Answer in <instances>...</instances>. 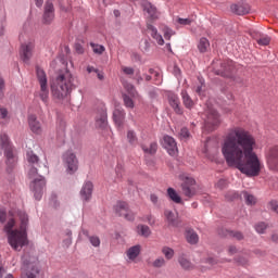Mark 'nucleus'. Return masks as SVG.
<instances>
[{
  "label": "nucleus",
  "mask_w": 278,
  "mask_h": 278,
  "mask_svg": "<svg viewBox=\"0 0 278 278\" xmlns=\"http://www.w3.org/2000/svg\"><path fill=\"white\" fill-rule=\"evenodd\" d=\"M268 207L271 212H275L276 214H278V204L277 201H270L268 203Z\"/></svg>",
  "instance_id": "obj_51"
},
{
  "label": "nucleus",
  "mask_w": 278,
  "mask_h": 278,
  "mask_svg": "<svg viewBox=\"0 0 278 278\" xmlns=\"http://www.w3.org/2000/svg\"><path fill=\"white\" fill-rule=\"evenodd\" d=\"M141 8L150 18H157V8L148 0H141Z\"/></svg>",
  "instance_id": "obj_21"
},
{
  "label": "nucleus",
  "mask_w": 278,
  "mask_h": 278,
  "mask_svg": "<svg viewBox=\"0 0 278 278\" xmlns=\"http://www.w3.org/2000/svg\"><path fill=\"white\" fill-rule=\"evenodd\" d=\"M178 23H179V25H192V18L179 17Z\"/></svg>",
  "instance_id": "obj_52"
},
{
  "label": "nucleus",
  "mask_w": 278,
  "mask_h": 278,
  "mask_svg": "<svg viewBox=\"0 0 278 278\" xmlns=\"http://www.w3.org/2000/svg\"><path fill=\"white\" fill-rule=\"evenodd\" d=\"M127 140H128L129 144H137L138 143V137L136 136V131L128 130Z\"/></svg>",
  "instance_id": "obj_41"
},
{
  "label": "nucleus",
  "mask_w": 278,
  "mask_h": 278,
  "mask_svg": "<svg viewBox=\"0 0 278 278\" xmlns=\"http://www.w3.org/2000/svg\"><path fill=\"white\" fill-rule=\"evenodd\" d=\"M167 98H168V103L170 108H173L174 112L179 115L184 114V109H181V102L179 101V96H177V93L175 92H169Z\"/></svg>",
  "instance_id": "obj_17"
},
{
  "label": "nucleus",
  "mask_w": 278,
  "mask_h": 278,
  "mask_svg": "<svg viewBox=\"0 0 278 278\" xmlns=\"http://www.w3.org/2000/svg\"><path fill=\"white\" fill-rule=\"evenodd\" d=\"M36 175H38V168L36 167H30V169L28 170V177H36Z\"/></svg>",
  "instance_id": "obj_56"
},
{
  "label": "nucleus",
  "mask_w": 278,
  "mask_h": 278,
  "mask_svg": "<svg viewBox=\"0 0 278 278\" xmlns=\"http://www.w3.org/2000/svg\"><path fill=\"white\" fill-rule=\"evenodd\" d=\"M266 162L270 170H278V146L271 147L267 150Z\"/></svg>",
  "instance_id": "obj_16"
},
{
  "label": "nucleus",
  "mask_w": 278,
  "mask_h": 278,
  "mask_svg": "<svg viewBox=\"0 0 278 278\" xmlns=\"http://www.w3.org/2000/svg\"><path fill=\"white\" fill-rule=\"evenodd\" d=\"M114 211L117 216L124 217L126 220H135L136 214L129 210V205L126 202H117L114 206Z\"/></svg>",
  "instance_id": "obj_12"
},
{
  "label": "nucleus",
  "mask_w": 278,
  "mask_h": 278,
  "mask_svg": "<svg viewBox=\"0 0 278 278\" xmlns=\"http://www.w3.org/2000/svg\"><path fill=\"white\" fill-rule=\"evenodd\" d=\"M34 49H36V42L33 39L22 43L20 55L24 64H29V60H31V56L34 55Z\"/></svg>",
  "instance_id": "obj_11"
},
{
  "label": "nucleus",
  "mask_w": 278,
  "mask_h": 278,
  "mask_svg": "<svg viewBox=\"0 0 278 278\" xmlns=\"http://www.w3.org/2000/svg\"><path fill=\"white\" fill-rule=\"evenodd\" d=\"M162 253L165 255L166 260H173V257H175V250H173V248L164 247Z\"/></svg>",
  "instance_id": "obj_39"
},
{
  "label": "nucleus",
  "mask_w": 278,
  "mask_h": 278,
  "mask_svg": "<svg viewBox=\"0 0 278 278\" xmlns=\"http://www.w3.org/2000/svg\"><path fill=\"white\" fill-rule=\"evenodd\" d=\"M138 255H140V245L139 244L132 245L127 250V257L131 262H134V260H136V257H138Z\"/></svg>",
  "instance_id": "obj_27"
},
{
  "label": "nucleus",
  "mask_w": 278,
  "mask_h": 278,
  "mask_svg": "<svg viewBox=\"0 0 278 278\" xmlns=\"http://www.w3.org/2000/svg\"><path fill=\"white\" fill-rule=\"evenodd\" d=\"M7 219L8 213L5 212V210L0 208V225H3V223H5Z\"/></svg>",
  "instance_id": "obj_50"
},
{
  "label": "nucleus",
  "mask_w": 278,
  "mask_h": 278,
  "mask_svg": "<svg viewBox=\"0 0 278 278\" xmlns=\"http://www.w3.org/2000/svg\"><path fill=\"white\" fill-rule=\"evenodd\" d=\"M96 127L99 129H108V108H105V104H100L97 110Z\"/></svg>",
  "instance_id": "obj_13"
},
{
  "label": "nucleus",
  "mask_w": 278,
  "mask_h": 278,
  "mask_svg": "<svg viewBox=\"0 0 278 278\" xmlns=\"http://www.w3.org/2000/svg\"><path fill=\"white\" fill-rule=\"evenodd\" d=\"M115 173H116L117 179H122L123 178V167L121 165L116 166Z\"/></svg>",
  "instance_id": "obj_53"
},
{
  "label": "nucleus",
  "mask_w": 278,
  "mask_h": 278,
  "mask_svg": "<svg viewBox=\"0 0 278 278\" xmlns=\"http://www.w3.org/2000/svg\"><path fill=\"white\" fill-rule=\"evenodd\" d=\"M161 144L163 149L167 151L168 155H170L172 157H175V155H177L178 149H177V141H175V138L168 135H165L163 137Z\"/></svg>",
  "instance_id": "obj_14"
},
{
  "label": "nucleus",
  "mask_w": 278,
  "mask_h": 278,
  "mask_svg": "<svg viewBox=\"0 0 278 278\" xmlns=\"http://www.w3.org/2000/svg\"><path fill=\"white\" fill-rule=\"evenodd\" d=\"M257 141L253 134L242 127L229 129L222 143L226 164L233 166L247 177H257L262 173V162L255 153Z\"/></svg>",
  "instance_id": "obj_1"
},
{
  "label": "nucleus",
  "mask_w": 278,
  "mask_h": 278,
  "mask_svg": "<svg viewBox=\"0 0 278 278\" xmlns=\"http://www.w3.org/2000/svg\"><path fill=\"white\" fill-rule=\"evenodd\" d=\"M204 264H208L210 266H216V264H218V258L207 257L204 260Z\"/></svg>",
  "instance_id": "obj_48"
},
{
  "label": "nucleus",
  "mask_w": 278,
  "mask_h": 278,
  "mask_svg": "<svg viewBox=\"0 0 278 278\" xmlns=\"http://www.w3.org/2000/svg\"><path fill=\"white\" fill-rule=\"evenodd\" d=\"M186 238L189 244H197V242H199V235H197L192 229L187 230Z\"/></svg>",
  "instance_id": "obj_30"
},
{
  "label": "nucleus",
  "mask_w": 278,
  "mask_h": 278,
  "mask_svg": "<svg viewBox=\"0 0 278 278\" xmlns=\"http://www.w3.org/2000/svg\"><path fill=\"white\" fill-rule=\"evenodd\" d=\"M227 181L225 179H219L217 182H216V188H219V190H223V188H225Z\"/></svg>",
  "instance_id": "obj_58"
},
{
  "label": "nucleus",
  "mask_w": 278,
  "mask_h": 278,
  "mask_svg": "<svg viewBox=\"0 0 278 278\" xmlns=\"http://www.w3.org/2000/svg\"><path fill=\"white\" fill-rule=\"evenodd\" d=\"M14 225H16V220L14 217L9 218L8 223L4 225V232L10 235L11 231H14Z\"/></svg>",
  "instance_id": "obj_35"
},
{
  "label": "nucleus",
  "mask_w": 278,
  "mask_h": 278,
  "mask_svg": "<svg viewBox=\"0 0 278 278\" xmlns=\"http://www.w3.org/2000/svg\"><path fill=\"white\" fill-rule=\"evenodd\" d=\"M16 215L21 220L20 229H14L8 236V242L13 251H22L23 247L29 244L27 238V227L29 225V215L24 211L17 210Z\"/></svg>",
  "instance_id": "obj_3"
},
{
  "label": "nucleus",
  "mask_w": 278,
  "mask_h": 278,
  "mask_svg": "<svg viewBox=\"0 0 278 278\" xmlns=\"http://www.w3.org/2000/svg\"><path fill=\"white\" fill-rule=\"evenodd\" d=\"M84 236H87L90 244H92L94 248L101 247V239L98 236H89L88 231H83Z\"/></svg>",
  "instance_id": "obj_32"
},
{
  "label": "nucleus",
  "mask_w": 278,
  "mask_h": 278,
  "mask_svg": "<svg viewBox=\"0 0 278 278\" xmlns=\"http://www.w3.org/2000/svg\"><path fill=\"white\" fill-rule=\"evenodd\" d=\"M90 47L96 55H103L105 53V46L90 42Z\"/></svg>",
  "instance_id": "obj_33"
},
{
  "label": "nucleus",
  "mask_w": 278,
  "mask_h": 278,
  "mask_svg": "<svg viewBox=\"0 0 278 278\" xmlns=\"http://www.w3.org/2000/svg\"><path fill=\"white\" fill-rule=\"evenodd\" d=\"M179 264H180L181 268H184L185 270H192L194 268L192 263L184 257L179 258Z\"/></svg>",
  "instance_id": "obj_37"
},
{
  "label": "nucleus",
  "mask_w": 278,
  "mask_h": 278,
  "mask_svg": "<svg viewBox=\"0 0 278 278\" xmlns=\"http://www.w3.org/2000/svg\"><path fill=\"white\" fill-rule=\"evenodd\" d=\"M231 12L238 16H244L251 12V7L248 3H238L230 7Z\"/></svg>",
  "instance_id": "obj_20"
},
{
  "label": "nucleus",
  "mask_w": 278,
  "mask_h": 278,
  "mask_svg": "<svg viewBox=\"0 0 278 278\" xmlns=\"http://www.w3.org/2000/svg\"><path fill=\"white\" fill-rule=\"evenodd\" d=\"M141 149L143 153H147L148 155H155L157 153V142H151L149 148L143 144L141 146Z\"/></svg>",
  "instance_id": "obj_29"
},
{
  "label": "nucleus",
  "mask_w": 278,
  "mask_h": 278,
  "mask_svg": "<svg viewBox=\"0 0 278 278\" xmlns=\"http://www.w3.org/2000/svg\"><path fill=\"white\" fill-rule=\"evenodd\" d=\"M180 97L187 110H192V108H194V101L192 100V98H190V94H188V91L186 89L181 90Z\"/></svg>",
  "instance_id": "obj_25"
},
{
  "label": "nucleus",
  "mask_w": 278,
  "mask_h": 278,
  "mask_svg": "<svg viewBox=\"0 0 278 278\" xmlns=\"http://www.w3.org/2000/svg\"><path fill=\"white\" fill-rule=\"evenodd\" d=\"M5 15L0 16V36H3L5 34Z\"/></svg>",
  "instance_id": "obj_46"
},
{
  "label": "nucleus",
  "mask_w": 278,
  "mask_h": 278,
  "mask_svg": "<svg viewBox=\"0 0 278 278\" xmlns=\"http://www.w3.org/2000/svg\"><path fill=\"white\" fill-rule=\"evenodd\" d=\"M147 27L149 31H151V37L157 42V45H160V47H163L164 37L157 31V28L151 24H148Z\"/></svg>",
  "instance_id": "obj_24"
},
{
  "label": "nucleus",
  "mask_w": 278,
  "mask_h": 278,
  "mask_svg": "<svg viewBox=\"0 0 278 278\" xmlns=\"http://www.w3.org/2000/svg\"><path fill=\"white\" fill-rule=\"evenodd\" d=\"M256 233H265L266 229H268V225L266 223L261 222L254 226Z\"/></svg>",
  "instance_id": "obj_42"
},
{
  "label": "nucleus",
  "mask_w": 278,
  "mask_h": 278,
  "mask_svg": "<svg viewBox=\"0 0 278 278\" xmlns=\"http://www.w3.org/2000/svg\"><path fill=\"white\" fill-rule=\"evenodd\" d=\"M230 236L232 238H236V240H243L244 239V235H242L241 231H230Z\"/></svg>",
  "instance_id": "obj_49"
},
{
  "label": "nucleus",
  "mask_w": 278,
  "mask_h": 278,
  "mask_svg": "<svg viewBox=\"0 0 278 278\" xmlns=\"http://www.w3.org/2000/svg\"><path fill=\"white\" fill-rule=\"evenodd\" d=\"M122 71H123V73H124L125 75H134V73H135L134 67H127V66H125V67L122 68Z\"/></svg>",
  "instance_id": "obj_54"
},
{
  "label": "nucleus",
  "mask_w": 278,
  "mask_h": 278,
  "mask_svg": "<svg viewBox=\"0 0 278 278\" xmlns=\"http://www.w3.org/2000/svg\"><path fill=\"white\" fill-rule=\"evenodd\" d=\"M71 244H73V238H68L63 240V245L66 247V249H68V247H71Z\"/></svg>",
  "instance_id": "obj_62"
},
{
  "label": "nucleus",
  "mask_w": 278,
  "mask_h": 278,
  "mask_svg": "<svg viewBox=\"0 0 278 278\" xmlns=\"http://www.w3.org/2000/svg\"><path fill=\"white\" fill-rule=\"evenodd\" d=\"M163 34H164L165 40H170V38H173V36H175V33L173 31V29L168 28V27H165L163 29Z\"/></svg>",
  "instance_id": "obj_45"
},
{
  "label": "nucleus",
  "mask_w": 278,
  "mask_h": 278,
  "mask_svg": "<svg viewBox=\"0 0 278 278\" xmlns=\"http://www.w3.org/2000/svg\"><path fill=\"white\" fill-rule=\"evenodd\" d=\"M164 264H166V261L164 260V257H159L153 262L154 268H162Z\"/></svg>",
  "instance_id": "obj_47"
},
{
  "label": "nucleus",
  "mask_w": 278,
  "mask_h": 278,
  "mask_svg": "<svg viewBox=\"0 0 278 278\" xmlns=\"http://www.w3.org/2000/svg\"><path fill=\"white\" fill-rule=\"evenodd\" d=\"M63 163L67 175H75L76 170H79V160L72 151L63 154Z\"/></svg>",
  "instance_id": "obj_8"
},
{
  "label": "nucleus",
  "mask_w": 278,
  "mask_h": 278,
  "mask_svg": "<svg viewBox=\"0 0 278 278\" xmlns=\"http://www.w3.org/2000/svg\"><path fill=\"white\" fill-rule=\"evenodd\" d=\"M257 45H260L261 47H268V45H270V37L265 36L257 39Z\"/></svg>",
  "instance_id": "obj_44"
},
{
  "label": "nucleus",
  "mask_w": 278,
  "mask_h": 278,
  "mask_svg": "<svg viewBox=\"0 0 278 278\" xmlns=\"http://www.w3.org/2000/svg\"><path fill=\"white\" fill-rule=\"evenodd\" d=\"M8 118V109L5 108H0V119H5Z\"/></svg>",
  "instance_id": "obj_55"
},
{
  "label": "nucleus",
  "mask_w": 278,
  "mask_h": 278,
  "mask_svg": "<svg viewBox=\"0 0 278 278\" xmlns=\"http://www.w3.org/2000/svg\"><path fill=\"white\" fill-rule=\"evenodd\" d=\"M125 90L130 94V97H138V90H136V86L132 84H126L124 85Z\"/></svg>",
  "instance_id": "obj_40"
},
{
  "label": "nucleus",
  "mask_w": 278,
  "mask_h": 278,
  "mask_svg": "<svg viewBox=\"0 0 278 278\" xmlns=\"http://www.w3.org/2000/svg\"><path fill=\"white\" fill-rule=\"evenodd\" d=\"M167 197L173 203H184L181 200V197L179 193H177V190H175L173 187L167 188Z\"/></svg>",
  "instance_id": "obj_26"
},
{
  "label": "nucleus",
  "mask_w": 278,
  "mask_h": 278,
  "mask_svg": "<svg viewBox=\"0 0 278 278\" xmlns=\"http://www.w3.org/2000/svg\"><path fill=\"white\" fill-rule=\"evenodd\" d=\"M239 197H240V193H238L237 191H228L225 194L226 201H236V199H238Z\"/></svg>",
  "instance_id": "obj_43"
},
{
  "label": "nucleus",
  "mask_w": 278,
  "mask_h": 278,
  "mask_svg": "<svg viewBox=\"0 0 278 278\" xmlns=\"http://www.w3.org/2000/svg\"><path fill=\"white\" fill-rule=\"evenodd\" d=\"M181 184V190L185 197H188L189 199H192L197 194V189H194V186H197V180L192 178L188 174H180L179 175Z\"/></svg>",
  "instance_id": "obj_6"
},
{
  "label": "nucleus",
  "mask_w": 278,
  "mask_h": 278,
  "mask_svg": "<svg viewBox=\"0 0 278 278\" xmlns=\"http://www.w3.org/2000/svg\"><path fill=\"white\" fill-rule=\"evenodd\" d=\"M180 136L181 138H190V131L188 130V128H181Z\"/></svg>",
  "instance_id": "obj_57"
},
{
  "label": "nucleus",
  "mask_w": 278,
  "mask_h": 278,
  "mask_svg": "<svg viewBox=\"0 0 278 278\" xmlns=\"http://www.w3.org/2000/svg\"><path fill=\"white\" fill-rule=\"evenodd\" d=\"M122 97H123L125 108H129L130 110H134L135 108L134 99L127 96V93H123Z\"/></svg>",
  "instance_id": "obj_38"
},
{
  "label": "nucleus",
  "mask_w": 278,
  "mask_h": 278,
  "mask_svg": "<svg viewBox=\"0 0 278 278\" xmlns=\"http://www.w3.org/2000/svg\"><path fill=\"white\" fill-rule=\"evenodd\" d=\"M220 68H214L215 75L220 77H233V61H224L219 63Z\"/></svg>",
  "instance_id": "obj_15"
},
{
  "label": "nucleus",
  "mask_w": 278,
  "mask_h": 278,
  "mask_svg": "<svg viewBox=\"0 0 278 278\" xmlns=\"http://www.w3.org/2000/svg\"><path fill=\"white\" fill-rule=\"evenodd\" d=\"M220 125V115L217 110L208 109L206 111V118L204 119V130L208 134L215 131Z\"/></svg>",
  "instance_id": "obj_7"
},
{
  "label": "nucleus",
  "mask_w": 278,
  "mask_h": 278,
  "mask_svg": "<svg viewBox=\"0 0 278 278\" xmlns=\"http://www.w3.org/2000/svg\"><path fill=\"white\" fill-rule=\"evenodd\" d=\"M28 125L33 134H42V125L40 124L36 115L28 116Z\"/></svg>",
  "instance_id": "obj_22"
},
{
  "label": "nucleus",
  "mask_w": 278,
  "mask_h": 278,
  "mask_svg": "<svg viewBox=\"0 0 278 278\" xmlns=\"http://www.w3.org/2000/svg\"><path fill=\"white\" fill-rule=\"evenodd\" d=\"M75 51H76V53H79L80 55L84 54V46H81V43H76Z\"/></svg>",
  "instance_id": "obj_59"
},
{
  "label": "nucleus",
  "mask_w": 278,
  "mask_h": 278,
  "mask_svg": "<svg viewBox=\"0 0 278 278\" xmlns=\"http://www.w3.org/2000/svg\"><path fill=\"white\" fill-rule=\"evenodd\" d=\"M164 216L166 218L167 224L169 227H179L181 225V220L179 219V215L174 214L170 210L164 211Z\"/></svg>",
  "instance_id": "obj_19"
},
{
  "label": "nucleus",
  "mask_w": 278,
  "mask_h": 278,
  "mask_svg": "<svg viewBox=\"0 0 278 278\" xmlns=\"http://www.w3.org/2000/svg\"><path fill=\"white\" fill-rule=\"evenodd\" d=\"M137 233L143 238H149V236H151V228H149L147 225H138Z\"/></svg>",
  "instance_id": "obj_31"
},
{
  "label": "nucleus",
  "mask_w": 278,
  "mask_h": 278,
  "mask_svg": "<svg viewBox=\"0 0 278 278\" xmlns=\"http://www.w3.org/2000/svg\"><path fill=\"white\" fill-rule=\"evenodd\" d=\"M146 220L148 222L149 225H151V227L155 225V218H153V215H147Z\"/></svg>",
  "instance_id": "obj_60"
},
{
  "label": "nucleus",
  "mask_w": 278,
  "mask_h": 278,
  "mask_svg": "<svg viewBox=\"0 0 278 278\" xmlns=\"http://www.w3.org/2000/svg\"><path fill=\"white\" fill-rule=\"evenodd\" d=\"M26 159L30 164H38V162H40V159L31 150L26 153Z\"/></svg>",
  "instance_id": "obj_36"
},
{
  "label": "nucleus",
  "mask_w": 278,
  "mask_h": 278,
  "mask_svg": "<svg viewBox=\"0 0 278 278\" xmlns=\"http://www.w3.org/2000/svg\"><path fill=\"white\" fill-rule=\"evenodd\" d=\"M228 253L229 255H236V253H238V248H236V245H229Z\"/></svg>",
  "instance_id": "obj_61"
},
{
  "label": "nucleus",
  "mask_w": 278,
  "mask_h": 278,
  "mask_svg": "<svg viewBox=\"0 0 278 278\" xmlns=\"http://www.w3.org/2000/svg\"><path fill=\"white\" fill-rule=\"evenodd\" d=\"M36 75L40 86L39 97L46 104L49 103V80L47 79V73L39 66L36 67Z\"/></svg>",
  "instance_id": "obj_5"
},
{
  "label": "nucleus",
  "mask_w": 278,
  "mask_h": 278,
  "mask_svg": "<svg viewBox=\"0 0 278 278\" xmlns=\"http://www.w3.org/2000/svg\"><path fill=\"white\" fill-rule=\"evenodd\" d=\"M55 21V5L51 0H47L43 4V13L41 16L42 25H51Z\"/></svg>",
  "instance_id": "obj_10"
},
{
  "label": "nucleus",
  "mask_w": 278,
  "mask_h": 278,
  "mask_svg": "<svg viewBox=\"0 0 278 278\" xmlns=\"http://www.w3.org/2000/svg\"><path fill=\"white\" fill-rule=\"evenodd\" d=\"M92 190H94L92 181H86L80 189V199L83 201H90L92 199Z\"/></svg>",
  "instance_id": "obj_18"
},
{
  "label": "nucleus",
  "mask_w": 278,
  "mask_h": 278,
  "mask_svg": "<svg viewBox=\"0 0 278 278\" xmlns=\"http://www.w3.org/2000/svg\"><path fill=\"white\" fill-rule=\"evenodd\" d=\"M242 194L248 205H255V203H257V199H255V195L249 193V191H243Z\"/></svg>",
  "instance_id": "obj_34"
},
{
  "label": "nucleus",
  "mask_w": 278,
  "mask_h": 278,
  "mask_svg": "<svg viewBox=\"0 0 278 278\" xmlns=\"http://www.w3.org/2000/svg\"><path fill=\"white\" fill-rule=\"evenodd\" d=\"M125 110L123 109H115L113 111V121L117 127H123V123H125Z\"/></svg>",
  "instance_id": "obj_23"
},
{
  "label": "nucleus",
  "mask_w": 278,
  "mask_h": 278,
  "mask_svg": "<svg viewBox=\"0 0 278 278\" xmlns=\"http://www.w3.org/2000/svg\"><path fill=\"white\" fill-rule=\"evenodd\" d=\"M174 75L175 77H181V70L177 65L174 66Z\"/></svg>",
  "instance_id": "obj_63"
},
{
  "label": "nucleus",
  "mask_w": 278,
  "mask_h": 278,
  "mask_svg": "<svg viewBox=\"0 0 278 278\" xmlns=\"http://www.w3.org/2000/svg\"><path fill=\"white\" fill-rule=\"evenodd\" d=\"M47 186V179L45 176L39 175L35 178L30 184V190L34 193V198L36 201H40L42 199V194H45V188Z\"/></svg>",
  "instance_id": "obj_9"
},
{
  "label": "nucleus",
  "mask_w": 278,
  "mask_h": 278,
  "mask_svg": "<svg viewBox=\"0 0 278 278\" xmlns=\"http://www.w3.org/2000/svg\"><path fill=\"white\" fill-rule=\"evenodd\" d=\"M0 149L4 151L7 172L12 173L16 168V164H18V156L14 153V146L5 134L0 135Z\"/></svg>",
  "instance_id": "obj_4"
},
{
  "label": "nucleus",
  "mask_w": 278,
  "mask_h": 278,
  "mask_svg": "<svg viewBox=\"0 0 278 278\" xmlns=\"http://www.w3.org/2000/svg\"><path fill=\"white\" fill-rule=\"evenodd\" d=\"M52 98L56 101H68L73 90H77L75 77L67 68L60 71L50 85Z\"/></svg>",
  "instance_id": "obj_2"
},
{
  "label": "nucleus",
  "mask_w": 278,
  "mask_h": 278,
  "mask_svg": "<svg viewBox=\"0 0 278 278\" xmlns=\"http://www.w3.org/2000/svg\"><path fill=\"white\" fill-rule=\"evenodd\" d=\"M150 201L155 205L157 203V201H159L157 194L152 193L150 195Z\"/></svg>",
  "instance_id": "obj_64"
},
{
  "label": "nucleus",
  "mask_w": 278,
  "mask_h": 278,
  "mask_svg": "<svg viewBox=\"0 0 278 278\" xmlns=\"http://www.w3.org/2000/svg\"><path fill=\"white\" fill-rule=\"evenodd\" d=\"M207 49H210V40L205 37L200 38L198 43V50L200 53H207Z\"/></svg>",
  "instance_id": "obj_28"
}]
</instances>
